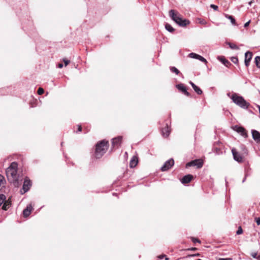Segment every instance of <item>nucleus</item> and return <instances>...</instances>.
<instances>
[{"mask_svg":"<svg viewBox=\"0 0 260 260\" xmlns=\"http://www.w3.org/2000/svg\"><path fill=\"white\" fill-rule=\"evenodd\" d=\"M228 44L229 45V47L232 49H236L238 50L239 49V47L235 44L231 43H228Z\"/></svg>","mask_w":260,"mask_h":260,"instance_id":"obj_26","label":"nucleus"},{"mask_svg":"<svg viewBox=\"0 0 260 260\" xmlns=\"http://www.w3.org/2000/svg\"><path fill=\"white\" fill-rule=\"evenodd\" d=\"M200 255H201L200 253H197L193 254L188 255L187 256V257H193V256H200Z\"/></svg>","mask_w":260,"mask_h":260,"instance_id":"obj_37","label":"nucleus"},{"mask_svg":"<svg viewBox=\"0 0 260 260\" xmlns=\"http://www.w3.org/2000/svg\"><path fill=\"white\" fill-rule=\"evenodd\" d=\"M193 176L190 174H187L185 176H184L182 179H181V182L183 184H186L188 183H189L191 180L193 179Z\"/></svg>","mask_w":260,"mask_h":260,"instance_id":"obj_14","label":"nucleus"},{"mask_svg":"<svg viewBox=\"0 0 260 260\" xmlns=\"http://www.w3.org/2000/svg\"><path fill=\"white\" fill-rule=\"evenodd\" d=\"M255 220L257 225H260V217L255 218Z\"/></svg>","mask_w":260,"mask_h":260,"instance_id":"obj_40","label":"nucleus"},{"mask_svg":"<svg viewBox=\"0 0 260 260\" xmlns=\"http://www.w3.org/2000/svg\"><path fill=\"white\" fill-rule=\"evenodd\" d=\"M197 260H202V259H198Z\"/></svg>","mask_w":260,"mask_h":260,"instance_id":"obj_48","label":"nucleus"},{"mask_svg":"<svg viewBox=\"0 0 260 260\" xmlns=\"http://www.w3.org/2000/svg\"><path fill=\"white\" fill-rule=\"evenodd\" d=\"M17 163L16 162H13L11 163L9 167H8L7 169H11V170H17Z\"/></svg>","mask_w":260,"mask_h":260,"instance_id":"obj_22","label":"nucleus"},{"mask_svg":"<svg viewBox=\"0 0 260 260\" xmlns=\"http://www.w3.org/2000/svg\"><path fill=\"white\" fill-rule=\"evenodd\" d=\"M250 22V20H249L248 22L245 23L244 25V27H247L249 25Z\"/></svg>","mask_w":260,"mask_h":260,"instance_id":"obj_44","label":"nucleus"},{"mask_svg":"<svg viewBox=\"0 0 260 260\" xmlns=\"http://www.w3.org/2000/svg\"><path fill=\"white\" fill-rule=\"evenodd\" d=\"M224 16L226 18H228L231 20V22L233 25H235L236 24V20H235V18L232 16L226 14H224Z\"/></svg>","mask_w":260,"mask_h":260,"instance_id":"obj_19","label":"nucleus"},{"mask_svg":"<svg viewBox=\"0 0 260 260\" xmlns=\"http://www.w3.org/2000/svg\"><path fill=\"white\" fill-rule=\"evenodd\" d=\"M218 260H232V258H219Z\"/></svg>","mask_w":260,"mask_h":260,"instance_id":"obj_43","label":"nucleus"},{"mask_svg":"<svg viewBox=\"0 0 260 260\" xmlns=\"http://www.w3.org/2000/svg\"><path fill=\"white\" fill-rule=\"evenodd\" d=\"M44 92V89L40 87L38 90V94L39 95L42 94Z\"/></svg>","mask_w":260,"mask_h":260,"instance_id":"obj_34","label":"nucleus"},{"mask_svg":"<svg viewBox=\"0 0 260 260\" xmlns=\"http://www.w3.org/2000/svg\"><path fill=\"white\" fill-rule=\"evenodd\" d=\"M203 165V161L201 159H197L187 162L186 165V167L197 166L198 168H201L202 167Z\"/></svg>","mask_w":260,"mask_h":260,"instance_id":"obj_7","label":"nucleus"},{"mask_svg":"<svg viewBox=\"0 0 260 260\" xmlns=\"http://www.w3.org/2000/svg\"><path fill=\"white\" fill-rule=\"evenodd\" d=\"M199 23L201 24L205 25L207 23L206 21L204 19H199Z\"/></svg>","mask_w":260,"mask_h":260,"instance_id":"obj_35","label":"nucleus"},{"mask_svg":"<svg viewBox=\"0 0 260 260\" xmlns=\"http://www.w3.org/2000/svg\"><path fill=\"white\" fill-rule=\"evenodd\" d=\"M189 83L191 85L192 88L193 89V90L195 91V92L198 94L200 95L203 93L202 90L199 87H198L196 85H195L193 82L190 81L189 82Z\"/></svg>","mask_w":260,"mask_h":260,"instance_id":"obj_17","label":"nucleus"},{"mask_svg":"<svg viewBox=\"0 0 260 260\" xmlns=\"http://www.w3.org/2000/svg\"><path fill=\"white\" fill-rule=\"evenodd\" d=\"M251 256L254 258L257 259V260H260V255H257L256 252L251 253Z\"/></svg>","mask_w":260,"mask_h":260,"instance_id":"obj_28","label":"nucleus"},{"mask_svg":"<svg viewBox=\"0 0 260 260\" xmlns=\"http://www.w3.org/2000/svg\"><path fill=\"white\" fill-rule=\"evenodd\" d=\"M170 70L171 72L175 73L176 75H178L180 73L179 71L174 67H171Z\"/></svg>","mask_w":260,"mask_h":260,"instance_id":"obj_27","label":"nucleus"},{"mask_svg":"<svg viewBox=\"0 0 260 260\" xmlns=\"http://www.w3.org/2000/svg\"><path fill=\"white\" fill-rule=\"evenodd\" d=\"M11 205V203L8 202V201H6L3 206H2V209L4 210H7L10 207Z\"/></svg>","mask_w":260,"mask_h":260,"instance_id":"obj_21","label":"nucleus"},{"mask_svg":"<svg viewBox=\"0 0 260 260\" xmlns=\"http://www.w3.org/2000/svg\"><path fill=\"white\" fill-rule=\"evenodd\" d=\"M246 176H247V175H246L245 176L244 178H243V180H242V182H243H243H244L245 181L246 179Z\"/></svg>","mask_w":260,"mask_h":260,"instance_id":"obj_47","label":"nucleus"},{"mask_svg":"<svg viewBox=\"0 0 260 260\" xmlns=\"http://www.w3.org/2000/svg\"><path fill=\"white\" fill-rule=\"evenodd\" d=\"M221 61L225 65L226 67H228L229 64H231V63L225 58H222L221 59Z\"/></svg>","mask_w":260,"mask_h":260,"instance_id":"obj_29","label":"nucleus"},{"mask_svg":"<svg viewBox=\"0 0 260 260\" xmlns=\"http://www.w3.org/2000/svg\"><path fill=\"white\" fill-rule=\"evenodd\" d=\"M162 136L165 138H168L170 135L171 131H160Z\"/></svg>","mask_w":260,"mask_h":260,"instance_id":"obj_24","label":"nucleus"},{"mask_svg":"<svg viewBox=\"0 0 260 260\" xmlns=\"http://www.w3.org/2000/svg\"><path fill=\"white\" fill-rule=\"evenodd\" d=\"M221 146V143L219 141L214 142L213 146V152L216 154H220L222 153Z\"/></svg>","mask_w":260,"mask_h":260,"instance_id":"obj_9","label":"nucleus"},{"mask_svg":"<svg viewBox=\"0 0 260 260\" xmlns=\"http://www.w3.org/2000/svg\"><path fill=\"white\" fill-rule=\"evenodd\" d=\"M253 140L257 143L260 142V133L259 131H251Z\"/></svg>","mask_w":260,"mask_h":260,"instance_id":"obj_15","label":"nucleus"},{"mask_svg":"<svg viewBox=\"0 0 260 260\" xmlns=\"http://www.w3.org/2000/svg\"><path fill=\"white\" fill-rule=\"evenodd\" d=\"M122 137L121 136H118L112 140V147L113 149H117L120 146Z\"/></svg>","mask_w":260,"mask_h":260,"instance_id":"obj_8","label":"nucleus"},{"mask_svg":"<svg viewBox=\"0 0 260 260\" xmlns=\"http://www.w3.org/2000/svg\"><path fill=\"white\" fill-rule=\"evenodd\" d=\"M252 52L250 51H247L245 53V66L248 67L249 65L250 61L252 58Z\"/></svg>","mask_w":260,"mask_h":260,"instance_id":"obj_12","label":"nucleus"},{"mask_svg":"<svg viewBox=\"0 0 260 260\" xmlns=\"http://www.w3.org/2000/svg\"><path fill=\"white\" fill-rule=\"evenodd\" d=\"M174 164V161L173 158L166 161L163 166L161 167L160 170L162 172L167 171L169 170Z\"/></svg>","mask_w":260,"mask_h":260,"instance_id":"obj_6","label":"nucleus"},{"mask_svg":"<svg viewBox=\"0 0 260 260\" xmlns=\"http://www.w3.org/2000/svg\"><path fill=\"white\" fill-rule=\"evenodd\" d=\"M176 88L180 91H181L183 93H184L185 95L187 96H190V93L187 91L186 87L182 83H180L176 86Z\"/></svg>","mask_w":260,"mask_h":260,"instance_id":"obj_10","label":"nucleus"},{"mask_svg":"<svg viewBox=\"0 0 260 260\" xmlns=\"http://www.w3.org/2000/svg\"><path fill=\"white\" fill-rule=\"evenodd\" d=\"M231 98L236 105L241 108L246 109L250 106V104L245 100L242 96H239L236 93H233Z\"/></svg>","mask_w":260,"mask_h":260,"instance_id":"obj_4","label":"nucleus"},{"mask_svg":"<svg viewBox=\"0 0 260 260\" xmlns=\"http://www.w3.org/2000/svg\"><path fill=\"white\" fill-rule=\"evenodd\" d=\"M234 130H245L244 128L240 126H238L237 125H236L235 128H234Z\"/></svg>","mask_w":260,"mask_h":260,"instance_id":"obj_38","label":"nucleus"},{"mask_svg":"<svg viewBox=\"0 0 260 260\" xmlns=\"http://www.w3.org/2000/svg\"><path fill=\"white\" fill-rule=\"evenodd\" d=\"M186 250H190V251H196V250H198V248H196V247H192V248H188Z\"/></svg>","mask_w":260,"mask_h":260,"instance_id":"obj_41","label":"nucleus"},{"mask_svg":"<svg viewBox=\"0 0 260 260\" xmlns=\"http://www.w3.org/2000/svg\"><path fill=\"white\" fill-rule=\"evenodd\" d=\"M5 183V179L4 177L0 175V191L2 190V188L4 187Z\"/></svg>","mask_w":260,"mask_h":260,"instance_id":"obj_20","label":"nucleus"},{"mask_svg":"<svg viewBox=\"0 0 260 260\" xmlns=\"http://www.w3.org/2000/svg\"><path fill=\"white\" fill-rule=\"evenodd\" d=\"M165 28L168 31L170 32H173L174 31V28L170 24H166Z\"/></svg>","mask_w":260,"mask_h":260,"instance_id":"obj_23","label":"nucleus"},{"mask_svg":"<svg viewBox=\"0 0 260 260\" xmlns=\"http://www.w3.org/2000/svg\"><path fill=\"white\" fill-rule=\"evenodd\" d=\"M243 233V230L241 226H239L238 230L236 232L237 235H240Z\"/></svg>","mask_w":260,"mask_h":260,"instance_id":"obj_33","label":"nucleus"},{"mask_svg":"<svg viewBox=\"0 0 260 260\" xmlns=\"http://www.w3.org/2000/svg\"><path fill=\"white\" fill-rule=\"evenodd\" d=\"M77 130H79V131L82 130L81 125H78V129Z\"/></svg>","mask_w":260,"mask_h":260,"instance_id":"obj_45","label":"nucleus"},{"mask_svg":"<svg viewBox=\"0 0 260 260\" xmlns=\"http://www.w3.org/2000/svg\"><path fill=\"white\" fill-rule=\"evenodd\" d=\"M6 174L8 181L15 187H18L21 185V182L18 179L17 170L7 169L6 170Z\"/></svg>","mask_w":260,"mask_h":260,"instance_id":"obj_2","label":"nucleus"},{"mask_svg":"<svg viewBox=\"0 0 260 260\" xmlns=\"http://www.w3.org/2000/svg\"><path fill=\"white\" fill-rule=\"evenodd\" d=\"M210 7L213 8L214 10H217L218 9V7L217 6L213 5V4L211 5Z\"/></svg>","mask_w":260,"mask_h":260,"instance_id":"obj_39","label":"nucleus"},{"mask_svg":"<svg viewBox=\"0 0 260 260\" xmlns=\"http://www.w3.org/2000/svg\"><path fill=\"white\" fill-rule=\"evenodd\" d=\"M138 162V158L136 156H133L129 162V166L131 168H133L136 166Z\"/></svg>","mask_w":260,"mask_h":260,"instance_id":"obj_18","label":"nucleus"},{"mask_svg":"<svg viewBox=\"0 0 260 260\" xmlns=\"http://www.w3.org/2000/svg\"><path fill=\"white\" fill-rule=\"evenodd\" d=\"M169 16L174 21L180 26H186L190 23L189 20L183 19L181 15L174 10H171L169 11Z\"/></svg>","mask_w":260,"mask_h":260,"instance_id":"obj_3","label":"nucleus"},{"mask_svg":"<svg viewBox=\"0 0 260 260\" xmlns=\"http://www.w3.org/2000/svg\"><path fill=\"white\" fill-rule=\"evenodd\" d=\"M32 206L30 205H28L26 207V208L24 209V210L23 211V216L24 217H28L30 215V214L32 211Z\"/></svg>","mask_w":260,"mask_h":260,"instance_id":"obj_16","label":"nucleus"},{"mask_svg":"<svg viewBox=\"0 0 260 260\" xmlns=\"http://www.w3.org/2000/svg\"><path fill=\"white\" fill-rule=\"evenodd\" d=\"M188 56L191 58L197 59L205 63H207V61L205 58L195 53H190L189 54Z\"/></svg>","mask_w":260,"mask_h":260,"instance_id":"obj_11","label":"nucleus"},{"mask_svg":"<svg viewBox=\"0 0 260 260\" xmlns=\"http://www.w3.org/2000/svg\"><path fill=\"white\" fill-rule=\"evenodd\" d=\"M58 67L59 68H61L63 67V64L62 63H59Z\"/></svg>","mask_w":260,"mask_h":260,"instance_id":"obj_46","label":"nucleus"},{"mask_svg":"<svg viewBox=\"0 0 260 260\" xmlns=\"http://www.w3.org/2000/svg\"><path fill=\"white\" fill-rule=\"evenodd\" d=\"M191 240H192V241L193 243H196V242L201 243V241L199 239H197V238L192 237L191 238Z\"/></svg>","mask_w":260,"mask_h":260,"instance_id":"obj_36","label":"nucleus"},{"mask_svg":"<svg viewBox=\"0 0 260 260\" xmlns=\"http://www.w3.org/2000/svg\"><path fill=\"white\" fill-rule=\"evenodd\" d=\"M231 61L235 64H237L238 62V58L237 57H232Z\"/></svg>","mask_w":260,"mask_h":260,"instance_id":"obj_31","label":"nucleus"},{"mask_svg":"<svg viewBox=\"0 0 260 260\" xmlns=\"http://www.w3.org/2000/svg\"><path fill=\"white\" fill-rule=\"evenodd\" d=\"M232 154L234 157V158L235 160L238 162H241L242 161L243 158L240 155V154L237 151L236 149H232Z\"/></svg>","mask_w":260,"mask_h":260,"instance_id":"obj_13","label":"nucleus"},{"mask_svg":"<svg viewBox=\"0 0 260 260\" xmlns=\"http://www.w3.org/2000/svg\"><path fill=\"white\" fill-rule=\"evenodd\" d=\"M109 146V142L106 140H103L98 142L95 145V157L96 158H101L107 152Z\"/></svg>","mask_w":260,"mask_h":260,"instance_id":"obj_1","label":"nucleus"},{"mask_svg":"<svg viewBox=\"0 0 260 260\" xmlns=\"http://www.w3.org/2000/svg\"><path fill=\"white\" fill-rule=\"evenodd\" d=\"M32 183L30 180L28 178V177H26L24 180L22 188L20 191V193L23 194L28 191Z\"/></svg>","mask_w":260,"mask_h":260,"instance_id":"obj_5","label":"nucleus"},{"mask_svg":"<svg viewBox=\"0 0 260 260\" xmlns=\"http://www.w3.org/2000/svg\"><path fill=\"white\" fill-rule=\"evenodd\" d=\"M63 61L64 62L65 66H67L70 62L69 60L65 59H63Z\"/></svg>","mask_w":260,"mask_h":260,"instance_id":"obj_42","label":"nucleus"},{"mask_svg":"<svg viewBox=\"0 0 260 260\" xmlns=\"http://www.w3.org/2000/svg\"><path fill=\"white\" fill-rule=\"evenodd\" d=\"M164 257H165V260H169V257H168L165 254H161L158 256V258L160 259H162Z\"/></svg>","mask_w":260,"mask_h":260,"instance_id":"obj_32","label":"nucleus"},{"mask_svg":"<svg viewBox=\"0 0 260 260\" xmlns=\"http://www.w3.org/2000/svg\"><path fill=\"white\" fill-rule=\"evenodd\" d=\"M254 60L257 67L260 68V56H256Z\"/></svg>","mask_w":260,"mask_h":260,"instance_id":"obj_25","label":"nucleus"},{"mask_svg":"<svg viewBox=\"0 0 260 260\" xmlns=\"http://www.w3.org/2000/svg\"><path fill=\"white\" fill-rule=\"evenodd\" d=\"M239 134H240L241 136L244 137V138H246L247 137V131H236Z\"/></svg>","mask_w":260,"mask_h":260,"instance_id":"obj_30","label":"nucleus"}]
</instances>
